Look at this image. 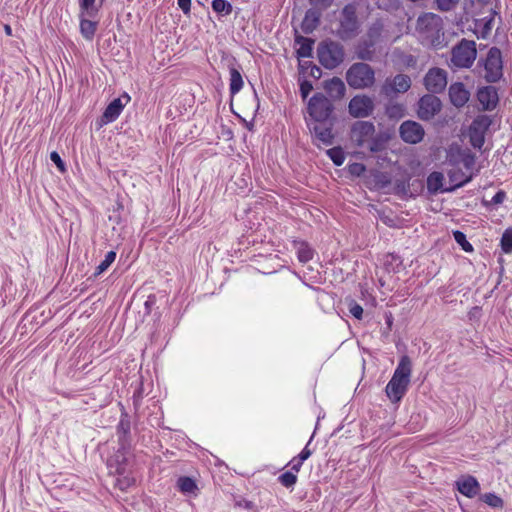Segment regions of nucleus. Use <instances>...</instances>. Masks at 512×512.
I'll return each mask as SVG.
<instances>
[{
    "label": "nucleus",
    "mask_w": 512,
    "mask_h": 512,
    "mask_svg": "<svg viewBox=\"0 0 512 512\" xmlns=\"http://www.w3.org/2000/svg\"><path fill=\"white\" fill-rule=\"evenodd\" d=\"M351 140L370 152L382 151L387 143L388 136L384 133H376L375 126L369 121H357L351 128Z\"/></svg>",
    "instance_id": "f257e3e1"
},
{
    "label": "nucleus",
    "mask_w": 512,
    "mask_h": 512,
    "mask_svg": "<svg viewBox=\"0 0 512 512\" xmlns=\"http://www.w3.org/2000/svg\"><path fill=\"white\" fill-rule=\"evenodd\" d=\"M412 362L404 355L400 358L398 365L386 385L385 392L392 403H398L402 400L408 391L411 381Z\"/></svg>",
    "instance_id": "f03ea898"
},
{
    "label": "nucleus",
    "mask_w": 512,
    "mask_h": 512,
    "mask_svg": "<svg viewBox=\"0 0 512 512\" xmlns=\"http://www.w3.org/2000/svg\"><path fill=\"white\" fill-rule=\"evenodd\" d=\"M417 33L421 41L429 46L441 47L444 40L443 20L434 13H425L417 20Z\"/></svg>",
    "instance_id": "7ed1b4c3"
},
{
    "label": "nucleus",
    "mask_w": 512,
    "mask_h": 512,
    "mask_svg": "<svg viewBox=\"0 0 512 512\" xmlns=\"http://www.w3.org/2000/svg\"><path fill=\"white\" fill-rule=\"evenodd\" d=\"M448 160L453 165H462L468 174L460 173L455 170L449 171V178L455 187H461L467 184L472 179V169L475 165V155L468 149H461L459 147H451L448 152Z\"/></svg>",
    "instance_id": "20e7f679"
},
{
    "label": "nucleus",
    "mask_w": 512,
    "mask_h": 512,
    "mask_svg": "<svg viewBox=\"0 0 512 512\" xmlns=\"http://www.w3.org/2000/svg\"><path fill=\"white\" fill-rule=\"evenodd\" d=\"M346 81L353 89L370 88L375 83V72L366 63H354L346 72Z\"/></svg>",
    "instance_id": "39448f33"
},
{
    "label": "nucleus",
    "mask_w": 512,
    "mask_h": 512,
    "mask_svg": "<svg viewBox=\"0 0 512 512\" xmlns=\"http://www.w3.org/2000/svg\"><path fill=\"white\" fill-rule=\"evenodd\" d=\"M477 56L476 43L473 40L462 39L452 49L451 63L457 68H470Z\"/></svg>",
    "instance_id": "423d86ee"
},
{
    "label": "nucleus",
    "mask_w": 512,
    "mask_h": 512,
    "mask_svg": "<svg viewBox=\"0 0 512 512\" xmlns=\"http://www.w3.org/2000/svg\"><path fill=\"white\" fill-rule=\"evenodd\" d=\"M319 62L327 69H334L344 60L343 47L336 42L322 43L318 50Z\"/></svg>",
    "instance_id": "0eeeda50"
},
{
    "label": "nucleus",
    "mask_w": 512,
    "mask_h": 512,
    "mask_svg": "<svg viewBox=\"0 0 512 512\" xmlns=\"http://www.w3.org/2000/svg\"><path fill=\"white\" fill-rule=\"evenodd\" d=\"M484 78L489 83L497 82L503 76V61L501 51L497 47L489 49L483 60Z\"/></svg>",
    "instance_id": "6e6552de"
},
{
    "label": "nucleus",
    "mask_w": 512,
    "mask_h": 512,
    "mask_svg": "<svg viewBox=\"0 0 512 512\" xmlns=\"http://www.w3.org/2000/svg\"><path fill=\"white\" fill-rule=\"evenodd\" d=\"M308 113L315 123L326 121L333 110V106L329 99L324 95L317 93L312 96L308 102Z\"/></svg>",
    "instance_id": "1a4fd4ad"
},
{
    "label": "nucleus",
    "mask_w": 512,
    "mask_h": 512,
    "mask_svg": "<svg viewBox=\"0 0 512 512\" xmlns=\"http://www.w3.org/2000/svg\"><path fill=\"white\" fill-rule=\"evenodd\" d=\"M492 123L488 115L477 116L469 127V140L474 148L481 149L485 142V135Z\"/></svg>",
    "instance_id": "9d476101"
},
{
    "label": "nucleus",
    "mask_w": 512,
    "mask_h": 512,
    "mask_svg": "<svg viewBox=\"0 0 512 512\" xmlns=\"http://www.w3.org/2000/svg\"><path fill=\"white\" fill-rule=\"evenodd\" d=\"M358 29L356 7L352 4L346 5L341 13L340 28L338 31L342 39L352 37Z\"/></svg>",
    "instance_id": "9b49d317"
},
{
    "label": "nucleus",
    "mask_w": 512,
    "mask_h": 512,
    "mask_svg": "<svg viewBox=\"0 0 512 512\" xmlns=\"http://www.w3.org/2000/svg\"><path fill=\"white\" fill-rule=\"evenodd\" d=\"M375 108L374 100L367 95H355L348 104V112L354 118H366Z\"/></svg>",
    "instance_id": "f8f14e48"
},
{
    "label": "nucleus",
    "mask_w": 512,
    "mask_h": 512,
    "mask_svg": "<svg viewBox=\"0 0 512 512\" xmlns=\"http://www.w3.org/2000/svg\"><path fill=\"white\" fill-rule=\"evenodd\" d=\"M426 89L432 93H440L447 86V73L441 68L430 69L424 77Z\"/></svg>",
    "instance_id": "ddd939ff"
},
{
    "label": "nucleus",
    "mask_w": 512,
    "mask_h": 512,
    "mask_svg": "<svg viewBox=\"0 0 512 512\" xmlns=\"http://www.w3.org/2000/svg\"><path fill=\"white\" fill-rule=\"evenodd\" d=\"M399 133L406 143L416 144L422 141L425 132L421 124L415 121H405L400 125Z\"/></svg>",
    "instance_id": "4468645a"
},
{
    "label": "nucleus",
    "mask_w": 512,
    "mask_h": 512,
    "mask_svg": "<svg viewBox=\"0 0 512 512\" xmlns=\"http://www.w3.org/2000/svg\"><path fill=\"white\" fill-rule=\"evenodd\" d=\"M441 110V101L435 95H424L419 100L418 116L430 120Z\"/></svg>",
    "instance_id": "2eb2a0df"
},
{
    "label": "nucleus",
    "mask_w": 512,
    "mask_h": 512,
    "mask_svg": "<svg viewBox=\"0 0 512 512\" xmlns=\"http://www.w3.org/2000/svg\"><path fill=\"white\" fill-rule=\"evenodd\" d=\"M128 454V449L124 445H121L116 453L108 458L107 466L110 470V473L122 475L127 472L129 466Z\"/></svg>",
    "instance_id": "dca6fc26"
},
{
    "label": "nucleus",
    "mask_w": 512,
    "mask_h": 512,
    "mask_svg": "<svg viewBox=\"0 0 512 512\" xmlns=\"http://www.w3.org/2000/svg\"><path fill=\"white\" fill-rule=\"evenodd\" d=\"M411 87V79L405 74H398L392 79H387L382 87V93L389 96L393 93H404Z\"/></svg>",
    "instance_id": "f3484780"
},
{
    "label": "nucleus",
    "mask_w": 512,
    "mask_h": 512,
    "mask_svg": "<svg viewBox=\"0 0 512 512\" xmlns=\"http://www.w3.org/2000/svg\"><path fill=\"white\" fill-rule=\"evenodd\" d=\"M130 101V96L125 93L120 98L114 99L109 105L106 107L103 115L102 121L105 124L114 122L123 111L125 105Z\"/></svg>",
    "instance_id": "a211bd4d"
},
{
    "label": "nucleus",
    "mask_w": 512,
    "mask_h": 512,
    "mask_svg": "<svg viewBox=\"0 0 512 512\" xmlns=\"http://www.w3.org/2000/svg\"><path fill=\"white\" fill-rule=\"evenodd\" d=\"M477 99L483 110H493L499 101L497 89L493 86L482 87L477 92Z\"/></svg>",
    "instance_id": "6ab92c4d"
},
{
    "label": "nucleus",
    "mask_w": 512,
    "mask_h": 512,
    "mask_svg": "<svg viewBox=\"0 0 512 512\" xmlns=\"http://www.w3.org/2000/svg\"><path fill=\"white\" fill-rule=\"evenodd\" d=\"M309 127L314 134V138L318 146H329L333 143L334 136L330 127L323 123H314L313 125L309 124Z\"/></svg>",
    "instance_id": "aec40b11"
},
{
    "label": "nucleus",
    "mask_w": 512,
    "mask_h": 512,
    "mask_svg": "<svg viewBox=\"0 0 512 512\" xmlns=\"http://www.w3.org/2000/svg\"><path fill=\"white\" fill-rule=\"evenodd\" d=\"M449 97L454 106L463 107L468 102L470 93L463 83L456 82L449 87Z\"/></svg>",
    "instance_id": "412c9836"
},
{
    "label": "nucleus",
    "mask_w": 512,
    "mask_h": 512,
    "mask_svg": "<svg viewBox=\"0 0 512 512\" xmlns=\"http://www.w3.org/2000/svg\"><path fill=\"white\" fill-rule=\"evenodd\" d=\"M458 491L465 495L466 497L472 498L477 495L479 491V483L476 478L472 476H467L462 479H459L456 482Z\"/></svg>",
    "instance_id": "4be33fe9"
},
{
    "label": "nucleus",
    "mask_w": 512,
    "mask_h": 512,
    "mask_svg": "<svg viewBox=\"0 0 512 512\" xmlns=\"http://www.w3.org/2000/svg\"><path fill=\"white\" fill-rule=\"evenodd\" d=\"M497 12L491 9L490 14L476 21L475 26L479 32L478 38H487L493 28V22Z\"/></svg>",
    "instance_id": "5701e85b"
},
{
    "label": "nucleus",
    "mask_w": 512,
    "mask_h": 512,
    "mask_svg": "<svg viewBox=\"0 0 512 512\" xmlns=\"http://www.w3.org/2000/svg\"><path fill=\"white\" fill-rule=\"evenodd\" d=\"M324 88L331 97L338 99L342 98L346 92L344 82L338 77H333L332 79L326 81Z\"/></svg>",
    "instance_id": "b1692460"
},
{
    "label": "nucleus",
    "mask_w": 512,
    "mask_h": 512,
    "mask_svg": "<svg viewBox=\"0 0 512 512\" xmlns=\"http://www.w3.org/2000/svg\"><path fill=\"white\" fill-rule=\"evenodd\" d=\"M79 17L81 35L86 40H92L97 30V22L87 19L86 16H82V12H80Z\"/></svg>",
    "instance_id": "393cba45"
},
{
    "label": "nucleus",
    "mask_w": 512,
    "mask_h": 512,
    "mask_svg": "<svg viewBox=\"0 0 512 512\" xmlns=\"http://www.w3.org/2000/svg\"><path fill=\"white\" fill-rule=\"evenodd\" d=\"M243 78L241 73L234 67L230 68V93L235 95L243 88Z\"/></svg>",
    "instance_id": "a878e982"
},
{
    "label": "nucleus",
    "mask_w": 512,
    "mask_h": 512,
    "mask_svg": "<svg viewBox=\"0 0 512 512\" xmlns=\"http://www.w3.org/2000/svg\"><path fill=\"white\" fill-rule=\"evenodd\" d=\"M319 18H320V16L317 11L312 10V9L308 10L305 14L303 24H302L304 31L310 32V31L314 30L319 23Z\"/></svg>",
    "instance_id": "bb28decb"
},
{
    "label": "nucleus",
    "mask_w": 512,
    "mask_h": 512,
    "mask_svg": "<svg viewBox=\"0 0 512 512\" xmlns=\"http://www.w3.org/2000/svg\"><path fill=\"white\" fill-rule=\"evenodd\" d=\"M178 489L184 494H196L198 487L190 477H180L177 481Z\"/></svg>",
    "instance_id": "cd10ccee"
},
{
    "label": "nucleus",
    "mask_w": 512,
    "mask_h": 512,
    "mask_svg": "<svg viewBox=\"0 0 512 512\" xmlns=\"http://www.w3.org/2000/svg\"><path fill=\"white\" fill-rule=\"evenodd\" d=\"M135 484V478L132 476L129 468L127 469V472L122 474V475H118L117 479H116V486L124 491V490H127L129 487L133 486Z\"/></svg>",
    "instance_id": "c85d7f7f"
},
{
    "label": "nucleus",
    "mask_w": 512,
    "mask_h": 512,
    "mask_svg": "<svg viewBox=\"0 0 512 512\" xmlns=\"http://www.w3.org/2000/svg\"><path fill=\"white\" fill-rule=\"evenodd\" d=\"M443 175L439 172L431 173L427 178V187L430 192H437L441 189Z\"/></svg>",
    "instance_id": "c756f323"
},
{
    "label": "nucleus",
    "mask_w": 512,
    "mask_h": 512,
    "mask_svg": "<svg viewBox=\"0 0 512 512\" xmlns=\"http://www.w3.org/2000/svg\"><path fill=\"white\" fill-rule=\"evenodd\" d=\"M96 0H78L80 12L82 16L93 17L98 9L95 7Z\"/></svg>",
    "instance_id": "7c9ffc66"
},
{
    "label": "nucleus",
    "mask_w": 512,
    "mask_h": 512,
    "mask_svg": "<svg viewBox=\"0 0 512 512\" xmlns=\"http://www.w3.org/2000/svg\"><path fill=\"white\" fill-rule=\"evenodd\" d=\"M314 252L306 243H300L297 249V256L300 262L306 263L313 258Z\"/></svg>",
    "instance_id": "2f4dec72"
},
{
    "label": "nucleus",
    "mask_w": 512,
    "mask_h": 512,
    "mask_svg": "<svg viewBox=\"0 0 512 512\" xmlns=\"http://www.w3.org/2000/svg\"><path fill=\"white\" fill-rule=\"evenodd\" d=\"M116 259V252L109 251L106 255L103 261L100 262V264L96 267L95 275H100L103 272H105L110 265L115 261Z\"/></svg>",
    "instance_id": "473e14b6"
},
{
    "label": "nucleus",
    "mask_w": 512,
    "mask_h": 512,
    "mask_svg": "<svg viewBox=\"0 0 512 512\" xmlns=\"http://www.w3.org/2000/svg\"><path fill=\"white\" fill-rule=\"evenodd\" d=\"M212 9L216 13L229 15L232 12V5L226 0H213Z\"/></svg>",
    "instance_id": "72a5a7b5"
},
{
    "label": "nucleus",
    "mask_w": 512,
    "mask_h": 512,
    "mask_svg": "<svg viewBox=\"0 0 512 512\" xmlns=\"http://www.w3.org/2000/svg\"><path fill=\"white\" fill-rule=\"evenodd\" d=\"M327 155L336 166H340L344 163L345 155L340 147H334L327 150Z\"/></svg>",
    "instance_id": "f704fd0d"
},
{
    "label": "nucleus",
    "mask_w": 512,
    "mask_h": 512,
    "mask_svg": "<svg viewBox=\"0 0 512 512\" xmlns=\"http://www.w3.org/2000/svg\"><path fill=\"white\" fill-rule=\"evenodd\" d=\"M501 248L504 253H512V228L505 230L501 238Z\"/></svg>",
    "instance_id": "c9c22d12"
},
{
    "label": "nucleus",
    "mask_w": 512,
    "mask_h": 512,
    "mask_svg": "<svg viewBox=\"0 0 512 512\" xmlns=\"http://www.w3.org/2000/svg\"><path fill=\"white\" fill-rule=\"evenodd\" d=\"M483 501L493 508H502L503 500L494 493H486L482 496Z\"/></svg>",
    "instance_id": "e433bc0d"
},
{
    "label": "nucleus",
    "mask_w": 512,
    "mask_h": 512,
    "mask_svg": "<svg viewBox=\"0 0 512 512\" xmlns=\"http://www.w3.org/2000/svg\"><path fill=\"white\" fill-rule=\"evenodd\" d=\"M313 41L305 39L298 49L297 53L299 57L309 58L312 56Z\"/></svg>",
    "instance_id": "4c0bfd02"
},
{
    "label": "nucleus",
    "mask_w": 512,
    "mask_h": 512,
    "mask_svg": "<svg viewBox=\"0 0 512 512\" xmlns=\"http://www.w3.org/2000/svg\"><path fill=\"white\" fill-rule=\"evenodd\" d=\"M280 483L285 487L293 486L297 481V475L292 471H287L279 476Z\"/></svg>",
    "instance_id": "58836bf2"
},
{
    "label": "nucleus",
    "mask_w": 512,
    "mask_h": 512,
    "mask_svg": "<svg viewBox=\"0 0 512 512\" xmlns=\"http://www.w3.org/2000/svg\"><path fill=\"white\" fill-rule=\"evenodd\" d=\"M455 241L461 245L462 249L466 252H471L473 250L472 245L467 241L466 236L461 231L454 232Z\"/></svg>",
    "instance_id": "ea45409f"
},
{
    "label": "nucleus",
    "mask_w": 512,
    "mask_h": 512,
    "mask_svg": "<svg viewBox=\"0 0 512 512\" xmlns=\"http://www.w3.org/2000/svg\"><path fill=\"white\" fill-rule=\"evenodd\" d=\"M348 309L350 314L355 317L356 319L360 320L363 316V308L360 304H358L354 300H349L348 302Z\"/></svg>",
    "instance_id": "a19ab883"
},
{
    "label": "nucleus",
    "mask_w": 512,
    "mask_h": 512,
    "mask_svg": "<svg viewBox=\"0 0 512 512\" xmlns=\"http://www.w3.org/2000/svg\"><path fill=\"white\" fill-rule=\"evenodd\" d=\"M460 0H435L437 8L441 11L453 10Z\"/></svg>",
    "instance_id": "79ce46f5"
},
{
    "label": "nucleus",
    "mask_w": 512,
    "mask_h": 512,
    "mask_svg": "<svg viewBox=\"0 0 512 512\" xmlns=\"http://www.w3.org/2000/svg\"><path fill=\"white\" fill-rule=\"evenodd\" d=\"M313 90V85L310 81H302L300 84V93L303 99L307 98Z\"/></svg>",
    "instance_id": "37998d69"
},
{
    "label": "nucleus",
    "mask_w": 512,
    "mask_h": 512,
    "mask_svg": "<svg viewBox=\"0 0 512 512\" xmlns=\"http://www.w3.org/2000/svg\"><path fill=\"white\" fill-rule=\"evenodd\" d=\"M50 159L60 169V171H64V162L62 161L60 155L57 152H52L50 154Z\"/></svg>",
    "instance_id": "c03bdc74"
},
{
    "label": "nucleus",
    "mask_w": 512,
    "mask_h": 512,
    "mask_svg": "<svg viewBox=\"0 0 512 512\" xmlns=\"http://www.w3.org/2000/svg\"><path fill=\"white\" fill-rule=\"evenodd\" d=\"M304 461L300 460V458L298 457H294L290 462H289V465L291 467V470L292 472H294L295 474H297L301 467H302V464H303Z\"/></svg>",
    "instance_id": "a18cd8bd"
},
{
    "label": "nucleus",
    "mask_w": 512,
    "mask_h": 512,
    "mask_svg": "<svg viewBox=\"0 0 512 512\" xmlns=\"http://www.w3.org/2000/svg\"><path fill=\"white\" fill-rule=\"evenodd\" d=\"M179 8L185 15H188L191 10V0H177Z\"/></svg>",
    "instance_id": "49530a36"
},
{
    "label": "nucleus",
    "mask_w": 512,
    "mask_h": 512,
    "mask_svg": "<svg viewBox=\"0 0 512 512\" xmlns=\"http://www.w3.org/2000/svg\"><path fill=\"white\" fill-rule=\"evenodd\" d=\"M402 112V107L398 104L391 105L387 108V114L390 117H398Z\"/></svg>",
    "instance_id": "de8ad7c7"
},
{
    "label": "nucleus",
    "mask_w": 512,
    "mask_h": 512,
    "mask_svg": "<svg viewBox=\"0 0 512 512\" xmlns=\"http://www.w3.org/2000/svg\"><path fill=\"white\" fill-rule=\"evenodd\" d=\"M349 170L354 175H361L365 171V166L362 163H354L350 165Z\"/></svg>",
    "instance_id": "09e8293b"
},
{
    "label": "nucleus",
    "mask_w": 512,
    "mask_h": 512,
    "mask_svg": "<svg viewBox=\"0 0 512 512\" xmlns=\"http://www.w3.org/2000/svg\"><path fill=\"white\" fill-rule=\"evenodd\" d=\"M311 440H312V438L309 440L308 444L303 448V450L297 456L302 461L307 460L312 454V451L308 448V445L310 444Z\"/></svg>",
    "instance_id": "8fccbe9b"
},
{
    "label": "nucleus",
    "mask_w": 512,
    "mask_h": 512,
    "mask_svg": "<svg viewBox=\"0 0 512 512\" xmlns=\"http://www.w3.org/2000/svg\"><path fill=\"white\" fill-rule=\"evenodd\" d=\"M506 198V194L504 191L500 190L498 191L493 197H492V203L494 204H501Z\"/></svg>",
    "instance_id": "3c124183"
},
{
    "label": "nucleus",
    "mask_w": 512,
    "mask_h": 512,
    "mask_svg": "<svg viewBox=\"0 0 512 512\" xmlns=\"http://www.w3.org/2000/svg\"><path fill=\"white\" fill-rule=\"evenodd\" d=\"M4 30L7 35H9V36L12 35V29L9 25H5Z\"/></svg>",
    "instance_id": "603ef678"
},
{
    "label": "nucleus",
    "mask_w": 512,
    "mask_h": 512,
    "mask_svg": "<svg viewBox=\"0 0 512 512\" xmlns=\"http://www.w3.org/2000/svg\"><path fill=\"white\" fill-rule=\"evenodd\" d=\"M150 303H151V298L149 297V299L145 302V306L148 308Z\"/></svg>",
    "instance_id": "864d4df0"
},
{
    "label": "nucleus",
    "mask_w": 512,
    "mask_h": 512,
    "mask_svg": "<svg viewBox=\"0 0 512 512\" xmlns=\"http://www.w3.org/2000/svg\"><path fill=\"white\" fill-rule=\"evenodd\" d=\"M359 58H361V59H367V57H366L364 54H362V53H361V54H359Z\"/></svg>",
    "instance_id": "5fc2aeb1"
}]
</instances>
